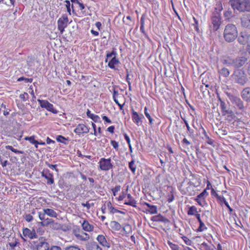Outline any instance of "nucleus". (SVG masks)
<instances>
[{"label": "nucleus", "mask_w": 250, "mask_h": 250, "mask_svg": "<svg viewBox=\"0 0 250 250\" xmlns=\"http://www.w3.org/2000/svg\"><path fill=\"white\" fill-rule=\"evenodd\" d=\"M49 250H62L60 247L57 246H52L49 247Z\"/></svg>", "instance_id": "61"}, {"label": "nucleus", "mask_w": 250, "mask_h": 250, "mask_svg": "<svg viewBox=\"0 0 250 250\" xmlns=\"http://www.w3.org/2000/svg\"><path fill=\"white\" fill-rule=\"evenodd\" d=\"M65 250H81L80 247L76 245H72L67 246L65 248Z\"/></svg>", "instance_id": "40"}, {"label": "nucleus", "mask_w": 250, "mask_h": 250, "mask_svg": "<svg viewBox=\"0 0 250 250\" xmlns=\"http://www.w3.org/2000/svg\"><path fill=\"white\" fill-rule=\"evenodd\" d=\"M97 240L103 246L106 247L107 248H110V244L107 242L105 237L104 235H99L97 237Z\"/></svg>", "instance_id": "22"}, {"label": "nucleus", "mask_w": 250, "mask_h": 250, "mask_svg": "<svg viewBox=\"0 0 250 250\" xmlns=\"http://www.w3.org/2000/svg\"><path fill=\"white\" fill-rule=\"evenodd\" d=\"M167 243L172 250H179V247L177 245L173 244L170 241H168Z\"/></svg>", "instance_id": "44"}, {"label": "nucleus", "mask_w": 250, "mask_h": 250, "mask_svg": "<svg viewBox=\"0 0 250 250\" xmlns=\"http://www.w3.org/2000/svg\"><path fill=\"white\" fill-rule=\"evenodd\" d=\"M181 118L183 120V121L184 122V123L185 124V125L187 127V130L190 133H192L193 132V130L191 129L187 121L184 118L182 117H181Z\"/></svg>", "instance_id": "51"}, {"label": "nucleus", "mask_w": 250, "mask_h": 250, "mask_svg": "<svg viewBox=\"0 0 250 250\" xmlns=\"http://www.w3.org/2000/svg\"><path fill=\"white\" fill-rule=\"evenodd\" d=\"M192 187L190 185L188 184V186L186 188V189H183L181 190L182 193L183 194L191 195L192 194Z\"/></svg>", "instance_id": "34"}, {"label": "nucleus", "mask_w": 250, "mask_h": 250, "mask_svg": "<svg viewBox=\"0 0 250 250\" xmlns=\"http://www.w3.org/2000/svg\"><path fill=\"white\" fill-rule=\"evenodd\" d=\"M240 20L242 26L250 29V14L243 15Z\"/></svg>", "instance_id": "13"}, {"label": "nucleus", "mask_w": 250, "mask_h": 250, "mask_svg": "<svg viewBox=\"0 0 250 250\" xmlns=\"http://www.w3.org/2000/svg\"><path fill=\"white\" fill-rule=\"evenodd\" d=\"M127 199H128V201H126L125 203V204L129 205L132 206L133 207H136V202L134 199L133 197L130 194H128L127 195Z\"/></svg>", "instance_id": "25"}, {"label": "nucleus", "mask_w": 250, "mask_h": 250, "mask_svg": "<svg viewBox=\"0 0 250 250\" xmlns=\"http://www.w3.org/2000/svg\"><path fill=\"white\" fill-rule=\"evenodd\" d=\"M110 143L114 149L116 150H118L119 148V143L115 140H111Z\"/></svg>", "instance_id": "53"}, {"label": "nucleus", "mask_w": 250, "mask_h": 250, "mask_svg": "<svg viewBox=\"0 0 250 250\" xmlns=\"http://www.w3.org/2000/svg\"><path fill=\"white\" fill-rule=\"evenodd\" d=\"M86 250H103L95 242H88L85 245Z\"/></svg>", "instance_id": "20"}, {"label": "nucleus", "mask_w": 250, "mask_h": 250, "mask_svg": "<svg viewBox=\"0 0 250 250\" xmlns=\"http://www.w3.org/2000/svg\"><path fill=\"white\" fill-rule=\"evenodd\" d=\"M18 81L19 82L24 81L25 83H32L33 81V79L32 78H25L23 77H21L19 78L18 79Z\"/></svg>", "instance_id": "47"}, {"label": "nucleus", "mask_w": 250, "mask_h": 250, "mask_svg": "<svg viewBox=\"0 0 250 250\" xmlns=\"http://www.w3.org/2000/svg\"><path fill=\"white\" fill-rule=\"evenodd\" d=\"M121 189V186H116L115 188H113L112 189V191L113 192V194L114 196H115L117 195V193L120 191Z\"/></svg>", "instance_id": "54"}, {"label": "nucleus", "mask_w": 250, "mask_h": 250, "mask_svg": "<svg viewBox=\"0 0 250 250\" xmlns=\"http://www.w3.org/2000/svg\"><path fill=\"white\" fill-rule=\"evenodd\" d=\"M220 75H222L224 77H227L230 74V72L229 69L226 67H223L218 71Z\"/></svg>", "instance_id": "33"}, {"label": "nucleus", "mask_w": 250, "mask_h": 250, "mask_svg": "<svg viewBox=\"0 0 250 250\" xmlns=\"http://www.w3.org/2000/svg\"><path fill=\"white\" fill-rule=\"evenodd\" d=\"M44 211L47 215L54 218H56L58 216V214L53 209L50 208H44Z\"/></svg>", "instance_id": "28"}, {"label": "nucleus", "mask_w": 250, "mask_h": 250, "mask_svg": "<svg viewBox=\"0 0 250 250\" xmlns=\"http://www.w3.org/2000/svg\"><path fill=\"white\" fill-rule=\"evenodd\" d=\"M219 99L220 100V106L223 114L224 115L228 114V118H230L231 119H233L234 117H235V115H234L233 112L231 110L227 109L226 103L224 101L221 100L220 99Z\"/></svg>", "instance_id": "9"}, {"label": "nucleus", "mask_w": 250, "mask_h": 250, "mask_svg": "<svg viewBox=\"0 0 250 250\" xmlns=\"http://www.w3.org/2000/svg\"><path fill=\"white\" fill-rule=\"evenodd\" d=\"M203 131L202 133L204 135L205 139L206 140V142L209 145H212L213 144V140L209 138V137L207 135V132L205 129L201 126L200 127Z\"/></svg>", "instance_id": "32"}, {"label": "nucleus", "mask_w": 250, "mask_h": 250, "mask_svg": "<svg viewBox=\"0 0 250 250\" xmlns=\"http://www.w3.org/2000/svg\"><path fill=\"white\" fill-rule=\"evenodd\" d=\"M19 243L18 242L17 240H15L14 242H10L9 243V245L11 248L12 250H13Z\"/></svg>", "instance_id": "56"}, {"label": "nucleus", "mask_w": 250, "mask_h": 250, "mask_svg": "<svg viewBox=\"0 0 250 250\" xmlns=\"http://www.w3.org/2000/svg\"><path fill=\"white\" fill-rule=\"evenodd\" d=\"M51 228L54 229L58 230L61 228V225L54 221L52 224Z\"/></svg>", "instance_id": "48"}, {"label": "nucleus", "mask_w": 250, "mask_h": 250, "mask_svg": "<svg viewBox=\"0 0 250 250\" xmlns=\"http://www.w3.org/2000/svg\"><path fill=\"white\" fill-rule=\"evenodd\" d=\"M56 140L58 142L65 143L64 141L66 140V139L62 135H59L57 136Z\"/></svg>", "instance_id": "57"}, {"label": "nucleus", "mask_w": 250, "mask_h": 250, "mask_svg": "<svg viewBox=\"0 0 250 250\" xmlns=\"http://www.w3.org/2000/svg\"><path fill=\"white\" fill-rule=\"evenodd\" d=\"M6 149H9L11 150L12 152L17 153V154H24V152L23 151L19 150L15 148H14L12 146H5Z\"/></svg>", "instance_id": "39"}, {"label": "nucleus", "mask_w": 250, "mask_h": 250, "mask_svg": "<svg viewBox=\"0 0 250 250\" xmlns=\"http://www.w3.org/2000/svg\"><path fill=\"white\" fill-rule=\"evenodd\" d=\"M207 229V228L205 226V224L204 222H201L199 223V226L198 228L197 229V232H202L205 230Z\"/></svg>", "instance_id": "42"}, {"label": "nucleus", "mask_w": 250, "mask_h": 250, "mask_svg": "<svg viewBox=\"0 0 250 250\" xmlns=\"http://www.w3.org/2000/svg\"><path fill=\"white\" fill-rule=\"evenodd\" d=\"M144 113L146 116L148 118L149 120V124L152 125L153 124V119L151 118L150 115L147 111V109L146 107H145L144 109Z\"/></svg>", "instance_id": "41"}, {"label": "nucleus", "mask_w": 250, "mask_h": 250, "mask_svg": "<svg viewBox=\"0 0 250 250\" xmlns=\"http://www.w3.org/2000/svg\"><path fill=\"white\" fill-rule=\"evenodd\" d=\"M197 212V208L195 206H192L189 208L188 211V215H195Z\"/></svg>", "instance_id": "38"}, {"label": "nucleus", "mask_w": 250, "mask_h": 250, "mask_svg": "<svg viewBox=\"0 0 250 250\" xmlns=\"http://www.w3.org/2000/svg\"><path fill=\"white\" fill-rule=\"evenodd\" d=\"M231 77L235 83L242 86L244 85L248 81L247 74L241 69H237L234 71Z\"/></svg>", "instance_id": "3"}, {"label": "nucleus", "mask_w": 250, "mask_h": 250, "mask_svg": "<svg viewBox=\"0 0 250 250\" xmlns=\"http://www.w3.org/2000/svg\"><path fill=\"white\" fill-rule=\"evenodd\" d=\"M23 218L28 222H30L33 220V217L30 214H24Z\"/></svg>", "instance_id": "46"}, {"label": "nucleus", "mask_w": 250, "mask_h": 250, "mask_svg": "<svg viewBox=\"0 0 250 250\" xmlns=\"http://www.w3.org/2000/svg\"><path fill=\"white\" fill-rule=\"evenodd\" d=\"M201 246L202 248H204V250H214V246L213 245L209 246L207 243L204 242L202 244Z\"/></svg>", "instance_id": "43"}, {"label": "nucleus", "mask_w": 250, "mask_h": 250, "mask_svg": "<svg viewBox=\"0 0 250 250\" xmlns=\"http://www.w3.org/2000/svg\"><path fill=\"white\" fill-rule=\"evenodd\" d=\"M124 230L126 233H129L131 230V226L127 224L126 225L124 228H123Z\"/></svg>", "instance_id": "58"}, {"label": "nucleus", "mask_w": 250, "mask_h": 250, "mask_svg": "<svg viewBox=\"0 0 250 250\" xmlns=\"http://www.w3.org/2000/svg\"><path fill=\"white\" fill-rule=\"evenodd\" d=\"M42 176L47 180V185H51L54 183L53 174L50 173L48 169H44L42 172Z\"/></svg>", "instance_id": "10"}, {"label": "nucleus", "mask_w": 250, "mask_h": 250, "mask_svg": "<svg viewBox=\"0 0 250 250\" xmlns=\"http://www.w3.org/2000/svg\"><path fill=\"white\" fill-rule=\"evenodd\" d=\"M237 41L242 44L245 45L247 43L250 39V34L246 32H241L238 36Z\"/></svg>", "instance_id": "8"}, {"label": "nucleus", "mask_w": 250, "mask_h": 250, "mask_svg": "<svg viewBox=\"0 0 250 250\" xmlns=\"http://www.w3.org/2000/svg\"><path fill=\"white\" fill-rule=\"evenodd\" d=\"M22 233L24 236L31 239L37 238V235L34 229L31 230L27 228H24L23 229Z\"/></svg>", "instance_id": "14"}, {"label": "nucleus", "mask_w": 250, "mask_h": 250, "mask_svg": "<svg viewBox=\"0 0 250 250\" xmlns=\"http://www.w3.org/2000/svg\"><path fill=\"white\" fill-rule=\"evenodd\" d=\"M44 221L46 223L47 226H48L49 225H52L54 221V220H53L52 219H50L48 218H45Z\"/></svg>", "instance_id": "60"}, {"label": "nucleus", "mask_w": 250, "mask_h": 250, "mask_svg": "<svg viewBox=\"0 0 250 250\" xmlns=\"http://www.w3.org/2000/svg\"><path fill=\"white\" fill-rule=\"evenodd\" d=\"M224 16L225 18L229 19L230 18L232 17V12L231 10L226 11L224 13Z\"/></svg>", "instance_id": "50"}, {"label": "nucleus", "mask_w": 250, "mask_h": 250, "mask_svg": "<svg viewBox=\"0 0 250 250\" xmlns=\"http://www.w3.org/2000/svg\"><path fill=\"white\" fill-rule=\"evenodd\" d=\"M24 139L28 141L31 144L34 145L36 148L38 147L39 142L35 140V136L33 135L25 137Z\"/></svg>", "instance_id": "26"}, {"label": "nucleus", "mask_w": 250, "mask_h": 250, "mask_svg": "<svg viewBox=\"0 0 250 250\" xmlns=\"http://www.w3.org/2000/svg\"><path fill=\"white\" fill-rule=\"evenodd\" d=\"M38 101L42 108H45L48 111L51 112L54 114L58 113V111L54 109L53 105L49 103L47 100L38 99Z\"/></svg>", "instance_id": "7"}, {"label": "nucleus", "mask_w": 250, "mask_h": 250, "mask_svg": "<svg viewBox=\"0 0 250 250\" xmlns=\"http://www.w3.org/2000/svg\"><path fill=\"white\" fill-rule=\"evenodd\" d=\"M82 205L84 207H86L87 209H89L91 206H93L94 204L93 203H89L88 202H87L86 203H82Z\"/></svg>", "instance_id": "59"}, {"label": "nucleus", "mask_w": 250, "mask_h": 250, "mask_svg": "<svg viewBox=\"0 0 250 250\" xmlns=\"http://www.w3.org/2000/svg\"><path fill=\"white\" fill-rule=\"evenodd\" d=\"M102 119L106 123H108V124L111 123V121L106 116H103Z\"/></svg>", "instance_id": "62"}, {"label": "nucleus", "mask_w": 250, "mask_h": 250, "mask_svg": "<svg viewBox=\"0 0 250 250\" xmlns=\"http://www.w3.org/2000/svg\"><path fill=\"white\" fill-rule=\"evenodd\" d=\"M120 63V62L116 56H113L108 63V66L114 70H118L116 68L115 65Z\"/></svg>", "instance_id": "18"}, {"label": "nucleus", "mask_w": 250, "mask_h": 250, "mask_svg": "<svg viewBox=\"0 0 250 250\" xmlns=\"http://www.w3.org/2000/svg\"><path fill=\"white\" fill-rule=\"evenodd\" d=\"M107 207L110 210V212L112 214L115 213H120L124 214H125V212L120 211V210L116 209V208L113 207L112 204L110 202H108L107 203Z\"/></svg>", "instance_id": "27"}, {"label": "nucleus", "mask_w": 250, "mask_h": 250, "mask_svg": "<svg viewBox=\"0 0 250 250\" xmlns=\"http://www.w3.org/2000/svg\"><path fill=\"white\" fill-rule=\"evenodd\" d=\"M167 197V201L168 202V203L172 202L174 199V195L172 194L168 195Z\"/></svg>", "instance_id": "63"}, {"label": "nucleus", "mask_w": 250, "mask_h": 250, "mask_svg": "<svg viewBox=\"0 0 250 250\" xmlns=\"http://www.w3.org/2000/svg\"><path fill=\"white\" fill-rule=\"evenodd\" d=\"M38 214H39V217L40 219L42 221V220L44 221V220L46 218L45 216H46V214L45 213V211H44V209H43L42 212H39Z\"/></svg>", "instance_id": "49"}, {"label": "nucleus", "mask_w": 250, "mask_h": 250, "mask_svg": "<svg viewBox=\"0 0 250 250\" xmlns=\"http://www.w3.org/2000/svg\"><path fill=\"white\" fill-rule=\"evenodd\" d=\"M86 115L88 118H91L94 122H98L100 120V117L95 114L91 113L89 109H87Z\"/></svg>", "instance_id": "29"}, {"label": "nucleus", "mask_w": 250, "mask_h": 250, "mask_svg": "<svg viewBox=\"0 0 250 250\" xmlns=\"http://www.w3.org/2000/svg\"><path fill=\"white\" fill-rule=\"evenodd\" d=\"M110 226L112 229L116 231L120 230L122 228L121 225L115 221H112L111 222Z\"/></svg>", "instance_id": "30"}, {"label": "nucleus", "mask_w": 250, "mask_h": 250, "mask_svg": "<svg viewBox=\"0 0 250 250\" xmlns=\"http://www.w3.org/2000/svg\"><path fill=\"white\" fill-rule=\"evenodd\" d=\"M132 112V119L134 123H135L138 126L142 125V119L144 118L143 114L139 115L138 113L134 111L132 108L131 109Z\"/></svg>", "instance_id": "12"}, {"label": "nucleus", "mask_w": 250, "mask_h": 250, "mask_svg": "<svg viewBox=\"0 0 250 250\" xmlns=\"http://www.w3.org/2000/svg\"><path fill=\"white\" fill-rule=\"evenodd\" d=\"M247 61L245 57H239L233 59V66L235 68H239L242 66Z\"/></svg>", "instance_id": "15"}, {"label": "nucleus", "mask_w": 250, "mask_h": 250, "mask_svg": "<svg viewBox=\"0 0 250 250\" xmlns=\"http://www.w3.org/2000/svg\"><path fill=\"white\" fill-rule=\"evenodd\" d=\"M64 2L66 3V7L67 8V11L70 15H71V9H70V2L69 0H66L64 1Z\"/></svg>", "instance_id": "55"}, {"label": "nucleus", "mask_w": 250, "mask_h": 250, "mask_svg": "<svg viewBox=\"0 0 250 250\" xmlns=\"http://www.w3.org/2000/svg\"><path fill=\"white\" fill-rule=\"evenodd\" d=\"M37 250H49V244L48 242L42 239L39 240V243L36 246Z\"/></svg>", "instance_id": "17"}, {"label": "nucleus", "mask_w": 250, "mask_h": 250, "mask_svg": "<svg viewBox=\"0 0 250 250\" xmlns=\"http://www.w3.org/2000/svg\"><path fill=\"white\" fill-rule=\"evenodd\" d=\"M212 25L210 26V30L214 32L220 27L221 23V18L218 13H213L211 18Z\"/></svg>", "instance_id": "4"}, {"label": "nucleus", "mask_w": 250, "mask_h": 250, "mask_svg": "<svg viewBox=\"0 0 250 250\" xmlns=\"http://www.w3.org/2000/svg\"><path fill=\"white\" fill-rule=\"evenodd\" d=\"M115 50H116V49L115 48H113L111 52L106 51V58L105 59V62H108V60L109 58H112L113 56H117V53Z\"/></svg>", "instance_id": "31"}, {"label": "nucleus", "mask_w": 250, "mask_h": 250, "mask_svg": "<svg viewBox=\"0 0 250 250\" xmlns=\"http://www.w3.org/2000/svg\"><path fill=\"white\" fill-rule=\"evenodd\" d=\"M230 100L232 104L236 106L239 109L242 110L244 108L243 102L240 98L235 96H232L230 98Z\"/></svg>", "instance_id": "16"}, {"label": "nucleus", "mask_w": 250, "mask_h": 250, "mask_svg": "<svg viewBox=\"0 0 250 250\" xmlns=\"http://www.w3.org/2000/svg\"><path fill=\"white\" fill-rule=\"evenodd\" d=\"M223 36L227 42H233L238 37V31L236 26L233 24H228L225 27Z\"/></svg>", "instance_id": "2"}, {"label": "nucleus", "mask_w": 250, "mask_h": 250, "mask_svg": "<svg viewBox=\"0 0 250 250\" xmlns=\"http://www.w3.org/2000/svg\"><path fill=\"white\" fill-rule=\"evenodd\" d=\"M15 1V0H0V2H2L8 6L13 5Z\"/></svg>", "instance_id": "45"}, {"label": "nucleus", "mask_w": 250, "mask_h": 250, "mask_svg": "<svg viewBox=\"0 0 250 250\" xmlns=\"http://www.w3.org/2000/svg\"><path fill=\"white\" fill-rule=\"evenodd\" d=\"M242 99L246 102H250V87L245 88L241 92Z\"/></svg>", "instance_id": "19"}, {"label": "nucleus", "mask_w": 250, "mask_h": 250, "mask_svg": "<svg viewBox=\"0 0 250 250\" xmlns=\"http://www.w3.org/2000/svg\"><path fill=\"white\" fill-rule=\"evenodd\" d=\"M151 220L154 222H161L164 223H167L169 222L167 219L161 215L160 214L152 217Z\"/></svg>", "instance_id": "23"}, {"label": "nucleus", "mask_w": 250, "mask_h": 250, "mask_svg": "<svg viewBox=\"0 0 250 250\" xmlns=\"http://www.w3.org/2000/svg\"><path fill=\"white\" fill-rule=\"evenodd\" d=\"M20 98L23 101H26L29 98V96L27 93L24 92L20 95Z\"/></svg>", "instance_id": "52"}, {"label": "nucleus", "mask_w": 250, "mask_h": 250, "mask_svg": "<svg viewBox=\"0 0 250 250\" xmlns=\"http://www.w3.org/2000/svg\"><path fill=\"white\" fill-rule=\"evenodd\" d=\"M229 4L234 12H250V0H229Z\"/></svg>", "instance_id": "1"}, {"label": "nucleus", "mask_w": 250, "mask_h": 250, "mask_svg": "<svg viewBox=\"0 0 250 250\" xmlns=\"http://www.w3.org/2000/svg\"><path fill=\"white\" fill-rule=\"evenodd\" d=\"M89 129L84 124H80L77 125L74 131L78 135H81V134L87 133L89 131Z\"/></svg>", "instance_id": "11"}, {"label": "nucleus", "mask_w": 250, "mask_h": 250, "mask_svg": "<svg viewBox=\"0 0 250 250\" xmlns=\"http://www.w3.org/2000/svg\"><path fill=\"white\" fill-rule=\"evenodd\" d=\"M128 167L130 170L132 171L133 173H135L136 169V166L135 165V161L132 159L129 163L128 165Z\"/></svg>", "instance_id": "37"}, {"label": "nucleus", "mask_w": 250, "mask_h": 250, "mask_svg": "<svg viewBox=\"0 0 250 250\" xmlns=\"http://www.w3.org/2000/svg\"><path fill=\"white\" fill-rule=\"evenodd\" d=\"M76 236L78 239L82 241H86L89 239V236L86 233H83L82 234H77Z\"/></svg>", "instance_id": "36"}, {"label": "nucleus", "mask_w": 250, "mask_h": 250, "mask_svg": "<svg viewBox=\"0 0 250 250\" xmlns=\"http://www.w3.org/2000/svg\"><path fill=\"white\" fill-rule=\"evenodd\" d=\"M68 22V19L66 14H63L58 20L57 22L58 28L62 34L63 33L64 29L67 27Z\"/></svg>", "instance_id": "6"}, {"label": "nucleus", "mask_w": 250, "mask_h": 250, "mask_svg": "<svg viewBox=\"0 0 250 250\" xmlns=\"http://www.w3.org/2000/svg\"><path fill=\"white\" fill-rule=\"evenodd\" d=\"M99 164L100 168L103 171H108L113 167V165L111 163L110 158L108 159L102 158L100 160Z\"/></svg>", "instance_id": "5"}, {"label": "nucleus", "mask_w": 250, "mask_h": 250, "mask_svg": "<svg viewBox=\"0 0 250 250\" xmlns=\"http://www.w3.org/2000/svg\"><path fill=\"white\" fill-rule=\"evenodd\" d=\"M144 204L147 207V208L146 209L147 212L150 214H156L157 213V208L156 206L151 205L146 202H145Z\"/></svg>", "instance_id": "21"}, {"label": "nucleus", "mask_w": 250, "mask_h": 250, "mask_svg": "<svg viewBox=\"0 0 250 250\" xmlns=\"http://www.w3.org/2000/svg\"><path fill=\"white\" fill-rule=\"evenodd\" d=\"M211 194L212 195L215 196L217 199H218V197L220 196L216 192L213 188H211Z\"/></svg>", "instance_id": "64"}, {"label": "nucleus", "mask_w": 250, "mask_h": 250, "mask_svg": "<svg viewBox=\"0 0 250 250\" xmlns=\"http://www.w3.org/2000/svg\"><path fill=\"white\" fill-rule=\"evenodd\" d=\"M82 226L83 229L87 231H92L94 228V227L92 225H90L86 220L83 221Z\"/></svg>", "instance_id": "24"}, {"label": "nucleus", "mask_w": 250, "mask_h": 250, "mask_svg": "<svg viewBox=\"0 0 250 250\" xmlns=\"http://www.w3.org/2000/svg\"><path fill=\"white\" fill-rule=\"evenodd\" d=\"M221 62L223 64L233 66V59H232L229 58H223L221 59Z\"/></svg>", "instance_id": "35"}]
</instances>
